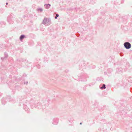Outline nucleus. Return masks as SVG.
I'll list each match as a JSON object with an SVG mask.
<instances>
[{"label":"nucleus","mask_w":132,"mask_h":132,"mask_svg":"<svg viewBox=\"0 0 132 132\" xmlns=\"http://www.w3.org/2000/svg\"><path fill=\"white\" fill-rule=\"evenodd\" d=\"M124 45L126 49H128L131 47V45L128 42L125 43L124 44Z\"/></svg>","instance_id":"f257e3e1"},{"label":"nucleus","mask_w":132,"mask_h":132,"mask_svg":"<svg viewBox=\"0 0 132 132\" xmlns=\"http://www.w3.org/2000/svg\"><path fill=\"white\" fill-rule=\"evenodd\" d=\"M50 6L51 5L50 4H46L45 5V6L46 9H48Z\"/></svg>","instance_id":"f03ea898"},{"label":"nucleus","mask_w":132,"mask_h":132,"mask_svg":"<svg viewBox=\"0 0 132 132\" xmlns=\"http://www.w3.org/2000/svg\"><path fill=\"white\" fill-rule=\"evenodd\" d=\"M24 35H21L20 37V39L21 40H22L23 39V38H24Z\"/></svg>","instance_id":"7ed1b4c3"},{"label":"nucleus","mask_w":132,"mask_h":132,"mask_svg":"<svg viewBox=\"0 0 132 132\" xmlns=\"http://www.w3.org/2000/svg\"><path fill=\"white\" fill-rule=\"evenodd\" d=\"M105 88H106V87L105 86V85L104 84H103V86L101 87V88H104V89H105Z\"/></svg>","instance_id":"20e7f679"},{"label":"nucleus","mask_w":132,"mask_h":132,"mask_svg":"<svg viewBox=\"0 0 132 132\" xmlns=\"http://www.w3.org/2000/svg\"><path fill=\"white\" fill-rule=\"evenodd\" d=\"M38 10L39 11H42L43 10H42V9H38Z\"/></svg>","instance_id":"39448f33"},{"label":"nucleus","mask_w":132,"mask_h":132,"mask_svg":"<svg viewBox=\"0 0 132 132\" xmlns=\"http://www.w3.org/2000/svg\"><path fill=\"white\" fill-rule=\"evenodd\" d=\"M56 15L57 17H58L59 16V14H56Z\"/></svg>","instance_id":"423d86ee"},{"label":"nucleus","mask_w":132,"mask_h":132,"mask_svg":"<svg viewBox=\"0 0 132 132\" xmlns=\"http://www.w3.org/2000/svg\"><path fill=\"white\" fill-rule=\"evenodd\" d=\"M57 17L56 16H55V19H57Z\"/></svg>","instance_id":"0eeeda50"},{"label":"nucleus","mask_w":132,"mask_h":132,"mask_svg":"<svg viewBox=\"0 0 132 132\" xmlns=\"http://www.w3.org/2000/svg\"><path fill=\"white\" fill-rule=\"evenodd\" d=\"M6 4H7H7H8V3H6Z\"/></svg>","instance_id":"6e6552de"}]
</instances>
